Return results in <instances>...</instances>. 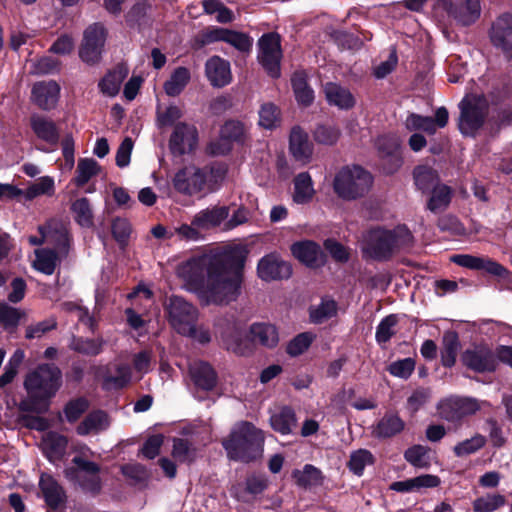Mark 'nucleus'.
<instances>
[{"label": "nucleus", "instance_id": "obj_55", "mask_svg": "<svg viewBox=\"0 0 512 512\" xmlns=\"http://www.w3.org/2000/svg\"><path fill=\"white\" fill-rule=\"evenodd\" d=\"M280 124V112L272 103L261 106L259 111V125L265 129H273Z\"/></svg>", "mask_w": 512, "mask_h": 512}, {"label": "nucleus", "instance_id": "obj_44", "mask_svg": "<svg viewBox=\"0 0 512 512\" xmlns=\"http://www.w3.org/2000/svg\"><path fill=\"white\" fill-rule=\"evenodd\" d=\"M291 82L297 102L303 106H309L314 100V91L307 84L306 74L294 73Z\"/></svg>", "mask_w": 512, "mask_h": 512}, {"label": "nucleus", "instance_id": "obj_12", "mask_svg": "<svg viewBox=\"0 0 512 512\" xmlns=\"http://www.w3.org/2000/svg\"><path fill=\"white\" fill-rule=\"evenodd\" d=\"M451 261L461 267L472 270H483L489 274L498 276L506 281L509 287L512 288V273L503 265L489 257L457 254L451 257Z\"/></svg>", "mask_w": 512, "mask_h": 512}, {"label": "nucleus", "instance_id": "obj_51", "mask_svg": "<svg viewBox=\"0 0 512 512\" xmlns=\"http://www.w3.org/2000/svg\"><path fill=\"white\" fill-rule=\"evenodd\" d=\"M414 180L417 187L423 191L430 190L438 183V175L428 166H418L414 170Z\"/></svg>", "mask_w": 512, "mask_h": 512}, {"label": "nucleus", "instance_id": "obj_47", "mask_svg": "<svg viewBox=\"0 0 512 512\" xmlns=\"http://www.w3.org/2000/svg\"><path fill=\"white\" fill-rule=\"evenodd\" d=\"M35 256L33 267L44 274H53L59 261L57 254L53 250L38 249L35 251Z\"/></svg>", "mask_w": 512, "mask_h": 512}, {"label": "nucleus", "instance_id": "obj_29", "mask_svg": "<svg viewBox=\"0 0 512 512\" xmlns=\"http://www.w3.org/2000/svg\"><path fill=\"white\" fill-rule=\"evenodd\" d=\"M115 372V375H110L106 366H98L93 368L95 377L102 380L103 387L107 390L123 388L131 380V369L128 365H116Z\"/></svg>", "mask_w": 512, "mask_h": 512}, {"label": "nucleus", "instance_id": "obj_43", "mask_svg": "<svg viewBox=\"0 0 512 512\" xmlns=\"http://www.w3.org/2000/svg\"><path fill=\"white\" fill-rule=\"evenodd\" d=\"M190 71L185 67L176 68L169 79L164 83V90L168 96H178L189 83Z\"/></svg>", "mask_w": 512, "mask_h": 512}, {"label": "nucleus", "instance_id": "obj_17", "mask_svg": "<svg viewBox=\"0 0 512 512\" xmlns=\"http://www.w3.org/2000/svg\"><path fill=\"white\" fill-rule=\"evenodd\" d=\"M246 135V128L239 121H227L220 130L218 140L210 144V152L214 155H224L228 153L232 144L242 142Z\"/></svg>", "mask_w": 512, "mask_h": 512}, {"label": "nucleus", "instance_id": "obj_4", "mask_svg": "<svg viewBox=\"0 0 512 512\" xmlns=\"http://www.w3.org/2000/svg\"><path fill=\"white\" fill-rule=\"evenodd\" d=\"M412 236L405 226L393 230L373 228L367 232L363 241V251L374 259H385L395 249L411 242Z\"/></svg>", "mask_w": 512, "mask_h": 512}, {"label": "nucleus", "instance_id": "obj_46", "mask_svg": "<svg viewBox=\"0 0 512 512\" xmlns=\"http://www.w3.org/2000/svg\"><path fill=\"white\" fill-rule=\"evenodd\" d=\"M295 483L301 487L319 485L322 481L321 471L313 465L307 464L302 469H295L292 472Z\"/></svg>", "mask_w": 512, "mask_h": 512}, {"label": "nucleus", "instance_id": "obj_15", "mask_svg": "<svg viewBox=\"0 0 512 512\" xmlns=\"http://www.w3.org/2000/svg\"><path fill=\"white\" fill-rule=\"evenodd\" d=\"M173 186L180 193L197 194L206 187V173L194 166L185 167L175 174Z\"/></svg>", "mask_w": 512, "mask_h": 512}, {"label": "nucleus", "instance_id": "obj_34", "mask_svg": "<svg viewBox=\"0 0 512 512\" xmlns=\"http://www.w3.org/2000/svg\"><path fill=\"white\" fill-rule=\"evenodd\" d=\"M39 487L47 505L53 509L58 508L65 501V493L58 482L48 474H42Z\"/></svg>", "mask_w": 512, "mask_h": 512}, {"label": "nucleus", "instance_id": "obj_2", "mask_svg": "<svg viewBox=\"0 0 512 512\" xmlns=\"http://www.w3.org/2000/svg\"><path fill=\"white\" fill-rule=\"evenodd\" d=\"M61 383V371L55 365H39L25 377L27 399L22 403V408L38 413L45 412Z\"/></svg>", "mask_w": 512, "mask_h": 512}, {"label": "nucleus", "instance_id": "obj_49", "mask_svg": "<svg viewBox=\"0 0 512 512\" xmlns=\"http://www.w3.org/2000/svg\"><path fill=\"white\" fill-rule=\"evenodd\" d=\"M431 197L428 202V208L433 211L445 209L451 201V189L444 184H437L431 188Z\"/></svg>", "mask_w": 512, "mask_h": 512}, {"label": "nucleus", "instance_id": "obj_30", "mask_svg": "<svg viewBox=\"0 0 512 512\" xmlns=\"http://www.w3.org/2000/svg\"><path fill=\"white\" fill-rule=\"evenodd\" d=\"M205 73L214 87L226 86L232 80L230 63L219 56H213L207 60Z\"/></svg>", "mask_w": 512, "mask_h": 512}, {"label": "nucleus", "instance_id": "obj_22", "mask_svg": "<svg viewBox=\"0 0 512 512\" xmlns=\"http://www.w3.org/2000/svg\"><path fill=\"white\" fill-rule=\"evenodd\" d=\"M289 152L295 161L302 165L311 162L314 152L313 143L308 134L296 126L293 127L289 137Z\"/></svg>", "mask_w": 512, "mask_h": 512}, {"label": "nucleus", "instance_id": "obj_11", "mask_svg": "<svg viewBox=\"0 0 512 512\" xmlns=\"http://www.w3.org/2000/svg\"><path fill=\"white\" fill-rule=\"evenodd\" d=\"M257 58L259 63L271 77L278 78L280 76L282 50L280 36L278 34H264L259 39Z\"/></svg>", "mask_w": 512, "mask_h": 512}, {"label": "nucleus", "instance_id": "obj_35", "mask_svg": "<svg viewBox=\"0 0 512 512\" xmlns=\"http://www.w3.org/2000/svg\"><path fill=\"white\" fill-rule=\"evenodd\" d=\"M224 347L237 354L247 355L251 353V343L245 339L243 333L235 326L229 327L221 336Z\"/></svg>", "mask_w": 512, "mask_h": 512}, {"label": "nucleus", "instance_id": "obj_8", "mask_svg": "<svg viewBox=\"0 0 512 512\" xmlns=\"http://www.w3.org/2000/svg\"><path fill=\"white\" fill-rule=\"evenodd\" d=\"M459 129L464 135H474L487 115L488 103L484 96L470 94L460 102Z\"/></svg>", "mask_w": 512, "mask_h": 512}, {"label": "nucleus", "instance_id": "obj_28", "mask_svg": "<svg viewBox=\"0 0 512 512\" xmlns=\"http://www.w3.org/2000/svg\"><path fill=\"white\" fill-rule=\"evenodd\" d=\"M462 361L464 365L478 372L493 371L497 365L495 356L487 347L466 350Z\"/></svg>", "mask_w": 512, "mask_h": 512}, {"label": "nucleus", "instance_id": "obj_37", "mask_svg": "<svg viewBox=\"0 0 512 512\" xmlns=\"http://www.w3.org/2000/svg\"><path fill=\"white\" fill-rule=\"evenodd\" d=\"M297 419L294 411L289 407H281L270 416L272 429L282 435L290 434L296 427Z\"/></svg>", "mask_w": 512, "mask_h": 512}, {"label": "nucleus", "instance_id": "obj_21", "mask_svg": "<svg viewBox=\"0 0 512 512\" xmlns=\"http://www.w3.org/2000/svg\"><path fill=\"white\" fill-rule=\"evenodd\" d=\"M224 41L241 52H249L253 40L246 34L224 28H214L203 34V44Z\"/></svg>", "mask_w": 512, "mask_h": 512}, {"label": "nucleus", "instance_id": "obj_40", "mask_svg": "<svg viewBox=\"0 0 512 512\" xmlns=\"http://www.w3.org/2000/svg\"><path fill=\"white\" fill-rule=\"evenodd\" d=\"M74 221L84 228L94 224V214L89 199L81 197L74 200L70 207Z\"/></svg>", "mask_w": 512, "mask_h": 512}, {"label": "nucleus", "instance_id": "obj_32", "mask_svg": "<svg viewBox=\"0 0 512 512\" xmlns=\"http://www.w3.org/2000/svg\"><path fill=\"white\" fill-rule=\"evenodd\" d=\"M229 215V210L225 206H214L199 211L193 217V224L200 230H208L220 225Z\"/></svg>", "mask_w": 512, "mask_h": 512}, {"label": "nucleus", "instance_id": "obj_58", "mask_svg": "<svg viewBox=\"0 0 512 512\" xmlns=\"http://www.w3.org/2000/svg\"><path fill=\"white\" fill-rule=\"evenodd\" d=\"M314 338L315 336L310 332L297 335L288 343L286 348L287 353L291 356L301 355L309 348Z\"/></svg>", "mask_w": 512, "mask_h": 512}, {"label": "nucleus", "instance_id": "obj_25", "mask_svg": "<svg viewBox=\"0 0 512 512\" xmlns=\"http://www.w3.org/2000/svg\"><path fill=\"white\" fill-rule=\"evenodd\" d=\"M60 95V86L56 81L37 82L32 87V101L43 110L53 109Z\"/></svg>", "mask_w": 512, "mask_h": 512}, {"label": "nucleus", "instance_id": "obj_64", "mask_svg": "<svg viewBox=\"0 0 512 512\" xmlns=\"http://www.w3.org/2000/svg\"><path fill=\"white\" fill-rule=\"evenodd\" d=\"M431 398V391L428 388H417L407 399V409L415 413L422 408Z\"/></svg>", "mask_w": 512, "mask_h": 512}, {"label": "nucleus", "instance_id": "obj_54", "mask_svg": "<svg viewBox=\"0 0 512 512\" xmlns=\"http://www.w3.org/2000/svg\"><path fill=\"white\" fill-rule=\"evenodd\" d=\"M505 497L500 494H487L473 502L476 512H493L505 504Z\"/></svg>", "mask_w": 512, "mask_h": 512}, {"label": "nucleus", "instance_id": "obj_42", "mask_svg": "<svg viewBox=\"0 0 512 512\" xmlns=\"http://www.w3.org/2000/svg\"><path fill=\"white\" fill-rule=\"evenodd\" d=\"M128 71L126 68L119 67L109 72L100 82V91L108 96L114 97L118 94L121 84L127 77Z\"/></svg>", "mask_w": 512, "mask_h": 512}, {"label": "nucleus", "instance_id": "obj_19", "mask_svg": "<svg viewBox=\"0 0 512 512\" xmlns=\"http://www.w3.org/2000/svg\"><path fill=\"white\" fill-rule=\"evenodd\" d=\"M198 135L195 126L187 123H178L169 140V147L173 154L182 155L191 152L197 145Z\"/></svg>", "mask_w": 512, "mask_h": 512}, {"label": "nucleus", "instance_id": "obj_6", "mask_svg": "<svg viewBox=\"0 0 512 512\" xmlns=\"http://www.w3.org/2000/svg\"><path fill=\"white\" fill-rule=\"evenodd\" d=\"M217 255L204 254L193 257L180 264L177 268V276L183 282L184 287L197 296L203 287L208 270L211 268Z\"/></svg>", "mask_w": 512, "mask_h": 512}, {"label": "nucleus", "instance_id": "obj_48", "mask_svg": "<svg viewBox=\"0 0 512 512\" xmlns=\"http://www.w3.org/2000/svg\"><path fill=\"white\" fill-rule=\"evenodd\" d=\"M459 348L460 344L456 333L448 332L443 336L441 361L444 366L451 367L455 364Z\"/></svg>", "mask_w": 512, "mask_h": 512}, {"label": "nucleus", "instance_id": "obj_45", "mask_svg": "<svg viewBox=\"0 0 512 512\" xmlns=\"http://www.w3.org/2000/svg\"><path fill=\"white\" fill-rule=\"evenodd\" d=\"M404 421L397 414H386L378 422L374 433L379 437H391L404 429Z\"/></svg>", "mask_w": 512, "mask_h": 512}, {"label": "nucleus", "instance_id": "obj_18", "mask_svg": "<svg viewBox=\"0 0 512 512\" xmlns=\"http://www.w3.org/2000/svg\"><path fill=\"white\" fill-rule=\"evenodd\" d=\"M30 126L37 139L49 146V149L40 148L41 151L50 152L57 148L60 141V129L52 119L35 114L30 118Z\"/></svg>", "mask_w": 512, "mask_h": 512}, {"label": "nucleus", "instance_id": "obj_23", "mask_svg": "<svg viewBox=\"0 0 512 512\" xmlns=\"http://www.w3.org/2000/svg\"><path fill=\"white\" fill-rule=\"evenodd\" d=\"M448 122V111L444 107L436 110L435 118L411 114L405 121L406 128L410 131L421 130L428 134H434L438 128H444Z\"/></svg>", "mask_w": 512, "mask_h": 512}, {"label": "nucleus", "instance_id": "obj_10", "mask_svg": "<svg viewBox=\"0 0 512 512\" xmlns=\"http://www.w3.org/2000/svg\"><path fill=\"white\" fill-rule=\"evenodd\" d=\"M165 307L169 323L179 334L190 332L198 320L197 308L179 296L170 297Z\"/></svg>", "mask_w": 512, "mask_h": 512}, {"label": "nucleus", "instance_id": "obj_52", "mask_svg": "<svg viewBox=\"0 0 512 512\" xmlns=\"http://www.w3.org/2000/svg\"><path fill=\"white\" fill-rule=\"evenodd\" d=\"M25 313L18 308L0 302V325L7 330H14Z\"/></svg>", "mask_w": 512, "mask_h": 512}, {"label": "nucleus", "instance_id": "obj_60", "mask_svg": "<svg viewBox=\"0 0 512 512\" xmlns=\"http://www.w3.org/2000/svg\"><path fill=\"white\" fill-rule=\"evenodd\" d=\"M183 115L180 107L170 105L168 107H158L157 109V124L160 127H167L173 125Z\"/></svg>", "mask_w": 512, "mask_h": 512}, {"label": "nucleus", "instance_id": "obj_3", "mask_svg": "<svg viewBox=\"0 0 512 512\" xmlns=\"http://www.w3.org/2000/svg\"><path fill=\"white\" fill-rule=\"evenodd\" d=\"M264 441L262 430L249 422H240L222 444L230 459L247 463L262 456Z\"/></svg>", "mask_w": 512, "mask_h": 512}, {"label": "nucleus", "instance_id": "obj_33", "mask_svg": "<svg viewBox=\"0 0 512 512\" xmlns=\"http://www.w3.org/2000/svg\"><path fill=\"white\" fill-rule=\"evenodd\" d=\"M250 340L267 348H274L279 343V332L270 323H254L249 328Z\"/></svg>", "mask_w": 512, "mask_h": 512}, {"label": "nucleus", "instance_id": "obj_56", "mask_svg": "<svg viewBox=\"0 0 512 512\" xmlns=\"http://www.w3.org/2000/svg\"><path fill=\"white\" fill-rule=\"evenodd\" d=\"M174 237L181 241H198L202 235L200 228L195 226L192 221L191 224L183 223L171 230L168 238L173 239Z\"/></svg>", "mask_w": 512, "mask_h": 512}, {"label": "nucleus", "instance_id": "obj_16", "mask_svg": "<svg viewBox=\"0 0 512 512\" xmlns=\"http://www.w3.org/2000/svg\"><path fill=\"white\" fill-rule=\"evenodd\" d=\"M106 40L105 28L100 24L89 26L84 33V40L79 55L87 63L96 62L101 55Z\"/></svg>", "mask_w": 512, "mask_h": 512}, {"label": "nucleus", "instance_id": "obj_1", "mask_svg": "<svg viewBox=\"0 0 512 512\" xmlns=\"http://www.w3.org/2000/svg\"><path fill=\"white\" fill-rule=\"evenodd\" d=\"M246 256L244 247H235L216 256L197 296L203 305H226L237 299Z\"/></svg>", "mask_w": 512, "mask_h": 512}, {"label": "nucleus", "instance_id": "obj_57", "mask_svg": "<svg viewBox=\"0 0 512 512\" xmlns=\"http://www.w3.org/2000/svg\"><path fill=\"white\" fill-rule=\"evenodd\" d=\"M337 305L332 300L322 301L319 305L311 307L310 318L314 323H322L336 314Z\"/></svg>", "mask_w": 512, "mask_h": 512}, {"label": "nucleus", "instance_id": "obj_31", "mask_svg": "<svg viewBox=\"0 0 512 512\" xmlns=\"http://www.w3.org/2000/svg\"><path fill=\"white\" fill-rule=\"evenodd\" d=\"M110 426L109 416L101 411L89 413L76 427L77 434L81 436L96 435L108 429Z\"/></svg>", "mask_w": 512, "mask_h": 512}, {"label": "nucleus", "instance_id": "obj_50", "mask_svg": "<svg viewBox=\"0 0 512 512\" xmlns=\"http://www.w3.org/2000/svg\"><path fill=\"white\" fill-rule=\"evenodd\" d=\"M100 171L98 163L91 158L80 159L77 165V175L74 181L77 186L85 185L93 176Z\"/></svg>", "mask_w": 512, "mask_h": 512}, {"label": "nucleus", "instance_id": "obj_26", "mask_svg": "<svg viewBox=\"0 0 512 512\" xmlns=\"http://www.w3.org/2000/svg\"><path fill=\"white\" fill-rule=\"evenodd\" d=\"M490 38L505 54H512V15L500 16L492 25Z\"/></svg>", "mask_w": 512, "mask_h": 512}, {"label": "nucleus", "instance_id": "obj_36", "mask_svg": "<svg viewBox=\"0 0 512 512\" xmlns=\"http://www.w3.org/2000/svg\"><path fill=\"white\" fill-rule=\"evenodd\" d=\"M324 93L329 104L335 105L340 109H349L355 104V99L351 92L336 83H326Z\"/></svg>", "mask_w": 512, "mask_h": 512}, {"label": "nucleus", "instance_id": "obj_63", "mask_svg": "<svg viewBox=\"0 0 512 512\" xmlns=\"http://www.w3.org/2000/svg\"><path fill=\"white\" fill-rule=\"evenodd\" d=\"M373 462L372 454L367 450H358L351 454L349 467L357 475H361L367 465Z\"/></svg>", "mask_w": 512, "mask_h": 512}, {"label": "nucleus", "instance_id": "obj_5", "mask_svg": "<svg viewBox=\"0 0 512 512\" xmlns=\"http://www.w3.org/2000/svg\"><path fill=\"white\" fill-rule=\"evenodd\" d=\"M373 177L360 166L340 169L333 181L334 192L343 200H356L365 196L372 187Z\"/></svg>", "mask_w": 512, "mask_h": 512}, {"label": "nucleus", "instance_id": "obj_38", "mask_svg": "<svg viewBox=\"0 0 512 512\" xmlns=\"http://www.w3.org/2000/svg\"><path fill=\"white\" fill-rule=\"evenodd\" d=\"M315 195L312 178L308 172L299 173L294 179L293 200L298 204L308 203Z\"/></svg>", "mask_w": 512, "mask_h": 512}, {"label": "nucleus", "instance_id": "obj_39", "mask_svg": "<svg viewBox=\"0 0 512 512\" xmlns=\"http://www.w3.org/2000/svg\"><path fill=\"white\" fill-rule=\"evenodd\" d=\"M190 373L198 387L204 390L214 388L216 384V374L209 364L205 362H195L190 367Z\"/></svg>", "mask_w": 512, "mask_h": 512}, {"label": "nucleus", "instance_id": "obj_20", "mask_svg": "<svg viewBox=\"0 0 512 512\" xmlns=\"http://www.w3.org/2000/svg\"><path fill=\"white\" fill-rule=\"evenodd\" d=\"M258 276L264 281L280 280L290 277L292 269L277 254L271 253L262 257L257 265Z\"/></svg>", "mask_w": 512, "mask_h": 512}, {"label": "nucleus", "instance_id": "obj_13", "mask_svg": "<svg viewBox=\"0 0 512 512\" xmlns=\"http://www.w3.org/2000/svg\"><path fill=\"white\" fill-rule=\"evenodd\" d=\"M73 463L76 468L67 470L66 476L78 483L85 491L97 492L100 490L99 466L82 457H75Z\"/></svg>", "mask_w": 512, "mask_h": 512}, {"label": "nucleus", "instance_id": "obj_53", "mask_svg": "<svg viewBox=\"0 0 512 512\" xmlns=\"http://www.w3.org/2000/svg\"><path fill=\"white\" fill-rule=\"evenodd\" d=\"M486 443L484 436L476 434L470 439H465L453 447V452L458 457L467 456L480 450Z\"/></svg>", "mask_w": 512, "mask_h": 512}, {"label": "nucleus", "instance_id": "obj_9", "mask_svg": "<svg viewBox=\"0 0 512 512\" xmlns=\"http://www.w3.org/2000/svg\"><path fill=\"white\" fill-rule=\"evenodd\" d=\"M435 10L437 14L446 13L450 20L466 26L478 19L481 9L479 0H437Z\"/></svg>", "mask_w": 512, "mask_h": 512}, {"label": "nucleus", "instance_id": "obj_59", "mask_svg": "<svg viewBox=\"0 0 512 512\" xmlns=\"http://www.w3.org/2000/svg\"><path fill=\"white\" fill-rule=\"evenodd\" d=\"M405 459L413 466L426 468L430 464L429 450L421 445L413 446L405 452Z\"/></svg>", "mask_w": 512, "mask_h": 512}, {"label": "nucleus", "instance_id": "obj_61", "mask_svg": "<svg viewBox=\"0 0 512 512\" xmlns=\"http://www.w3.org/2000/svg\"><path fill=\"white\" fill-rule=\"evenodd\" d=\"M102 339H76L73 341L72 348L82 354L98 355L103 348Z\"/></svg>", "mask_w": 512, "mask_h": 512}, {"label": "nucleus", "instance_id": "obj_41", "mask_svg": "<svg viewBox=\"0 0 512 512\" xmlns=\"http://www.w3.org/2000/svg\"><path fill=\"white\" fill-rule=\"evenodd\" d=\"M55 193V181L51 176H42L22 191L26 200H33L41 196L52 197Z\"/></svg>", "mask_w": 512, "mask_h": 512}, {"label": "nucleus", "instance_id": "obj_24", "mask_svg": "<svg viewBox=\"0 0 512 512\" xmlns=\"http://www.w3.org/2000/svg\"><path fill=\"white\" fill-rule=\"evenodd\" d=\"M292 255L309 267H319L325 263V255L321 247L314 241L302 240L291 245Z\"/></svg>", "mask_w": 512, "mask_h": 512}, {"label": "nucleus", "instance_id": "obj_7", "mask_svg": "<svg viewBox=\"0 0 512 512\" xmlns=\"http://www.w3.org/2000/svg\"><path fill=\"white\" fill-rule=\"evenodd\" d=\"M487 405L486 401L473 397L449 396L441 399L436 408L440 418L448 422L458 423L463 418L476 414Z\"/></svg>", "mask_w": 512, "mask_h": 512}, {"label": "nucleus", "instance_id": "obj_27", "mask_svg": "<svg viewBox=\"0 0 512 512\" xmlns=\"http://www.w3.org/2000/svg\"><path fill=\"white\" fill-rule=\"evenodd\" d=\"M387 143V152L381 158L382 168L387 174L395 173L402 166V157L399 152L400 141L396 136L385 135L376 139L375 146L383 149V144Z\"/></svg>", "mask_w": 512, "mask_h": 512}, {"label": "nucleus", "instance_id": "obj_14", "mask_svg": "<svg viewBox=\"0 0 512 512\" xmlns=\"http://www.w3.org/2000/svg\"><path fill=\"white\" fill-rule=\"evenodd\" d=\"M41 237L30 236L32 245H41L44 242L54 244L61 254H66L69 246V234L66 226L55 219L49 220L38 228Z\"/></svg>", "mask_w": 512, "mask_h": 512}, {"label": "nucleus", "instance_id": "obj_62", "mask_svg": "<svg viewBox=\"0 0 512 512\" xmlns=\"http://www.w3.org/2000/svg\"><path fill=\"white\" fill-rule=\"evenodd\" d=\"M397 318L394 315L385 317L377 326L376 340L378 343H386L395 333Z\"/></svg>", "mask_w": 512, "mask_h": 512}]
</instances>
